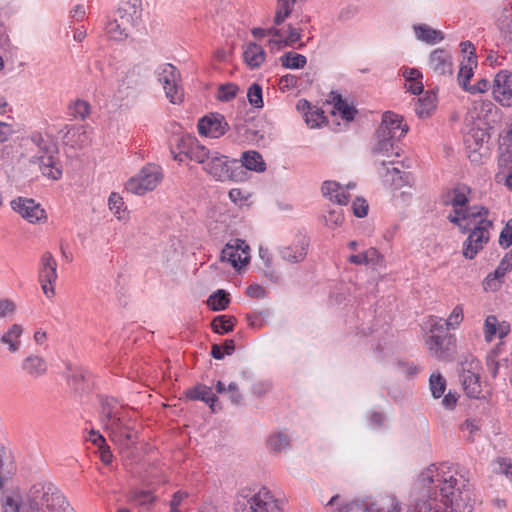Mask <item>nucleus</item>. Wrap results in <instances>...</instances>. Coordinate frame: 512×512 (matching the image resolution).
I'll use <instances>...</instances> for the list:
<instances>
[{"instance_id": "39448f33", "label": "nucleus", "mask_w": 512, "mask_h": 512, "mask_svg": "<svg viewBox=\"0 0 512 512\" xmlns=\"http://www.w3.org/2000/svg\"><path fill=\"white\" fill-rule=\"evenodd\" d=\"M103 425L109 433L110 440L119 448L120 452L129 455L137 443V432L129 424V421H126L124 416L119 413L111 420H105Z\"/></svg>"}, {"instance_id": "0eeeda50", "label": "nucleus", "mask_w": 512, "mask_h": 512, "mask_svg": "<svg viewBox=\"0 0 512 512\" xmlns=\"http://www.w3.org/2000/svg\"><path fill=\"white\" fill-rule=\"evenodd\" d=\"M161 168L155 164L143 167L136 177L129 179L125 185L126 190L136 195H143L152 191L162 180Z\"/></svg>"}, {"instance_id": "ddd939ff", "label": "nucleus", "mask_w": 512, "mask_h": 512, "mask_svg": "<svg viewBox=\"0 0 512 512\" xmlns=\"http://www.w3.org/2000/svg\"><path fill=\"white\" fill-rule=\"evenodd\" d=\"M197 128L200 135L219 138L229 129V124L222 114L210 113L199 119Z\"/></svg>"}, {"instance_id": "9b49d317", "label": "nucleus", "mask_w": 512, "mask_h": 512, "mask_svg": "<svg viewBox=\"0 0 512 512\" xmlns=\"http://www.w3.org/2000/svg\"><path fill=\"white\" fill-rule=\"evenodd\" d=\"M310 239L302 231H298L290 244L280 247L279 254L284 261L289 263L302 262L309 248Z\"/></svg>"}, {"instance_id": "1a4fd4ad", "label": "nucleus", "mask_w": 512, "mask_h": 512, "mask_svg": "<svg viewBox=\"0 0 512 512\" xmlns=\"http://www.w3.org/2000/svg\"><path fill=\"white\" fill-rule=\"evenodd\" d=\"M159 69V81L163 84L167 98L173 104H180L184 95L178 87V80L180 79L178 69L170 63L162 65Z\"/></svg>"}, {"instance_id": "4be33fe9", "label": "nucleus", "mask_w": 512, "mask_h": 512, "mask_svg": "<svg viewBox=\"0 0 512 512\" xmlns=\"http://www.w3.org/2000/svg\"><path fill=\"white\" fill-rule=\"evenodd\" d=\"M185 395L190 400H200L209 405L213 413L219 411L221 406L217 405L218 397L212 393V389L204 384L187 389Z\"/></svg>"}, {"instance_id": "72a5a7b5", "label": "nucleus", "mask_w": 512, "mask_h": 512, "mask_svg": "<svg viewBox=\"0 0 512 512\" xmlns=\"http://www.w3.org/2000/svg\"><path fill=\"white\" fill-rule=\"evenodd\" d=\"M230 303V295L223 289H218L211 294L207 300V305L213 311L225 310Z\"/></svg>"}, {"instance_id": "2eb2a0df", "label": "nucleus", "mask_w": 512, "mask_h": 512, "mask_svg": "<svg viewBox=\"0 0 512 512\" xmlns=\"http://www.w3.org/2000/svg\"><path fill=\"white\" fill-rule=\"evenodd\" d=\"M455 337L450 336H430L427 341L431 353L441 361H451L455 354Z\"/></svg>"}, {"instance_id": "4c0bfd02", "label": "nucleus", "mask_w": 512, "mask_h": 512, "mask_svg": "<svg viewBox=\"0 0 512 512\" xmlns=\"http://www.w3.org/2000/svg\"><path fill=\"white\" fill-rule=\"evenodd\" d=\"M280 61L282 66L287 69H301L307 63V59L304 55L292 51L283 54Z\"/></svg>"}, {"instance_id": "c85d7f7f", "label": "nucleus", "mask_w": 512, "mask_h": 512, "mask_svg": "<svg viewBox=\"0 0 512 512\" xmlns=\"http://www.w3.org/2000/svg\"><path fill=\"white\" fill-rule=\"evenodd\" d=\"M477 67L476 53H470L467 57V63H462L458 73V83L466 91L470 86L469 82L474 75V68Z\"/></svg>"}, {"instance_id": "20e7f679", "label": "nucleus", "mask_w": 512, "mask_h": 512, "mask_svg": "<svg viewBox=\"0 0 512 512\" xmlns=\"http://www.w3.org/2000/svg\"><path fill=\"white\" fill-rule=\"evenodd\" d=\"M203 169L218 181L243 182L247 179V172L242 169L237 160H228L227 156L213 152Z\"/></svg>"}, {"instance_id": "3c124183", "label": "nucleus", "mask_w": 512, "mask_h": 512, "mask_svg": "<svg viewBox=\"0 0 512 512\" xmlns=\"http://www.w3.org/2000/svg\"><path fill=\"white\" fill-rule=\"evenodd\" d=\"M247 98L249 103L254 108H262L263 107V93L262 87L258 83H253L247 92Z\"/></svg>"}, {"instance_id": "cd10ccee", "label": "nucleus", "mask_w": 512, "mask_h": 512, "mask_svg": "<svg viewBox=\"0 0 512 512\" xmlns=\"http://www.w3.org/2000/svg\"><path fill=\"white\" fill-rule=\"evenodd\" d=\"M239 165L242 166L244 171L247 169L255 172H263L266 169L262 155L254 150L243 152Z\"/></svg>"}, {"instance_id": "c756f323", "label": "nucleus", "mask_w": 512, "mask_h": 512, "mask_svg": "<svg viewBox=\"0 0 512 512\" xmlns=\"http://www.w3.org/2000/svg\"><path fill=\"white\" fill-rule=\"evenodd\" d=\"M22 369L33 377L43 375L47 370V364L44 358L38 355H30L22 362Z\"/></svg>"}, {"instance_id": "a878e982", "label": "nucleus", "mask_w": 512, "mask_h": 512, "mask_svg": "<svg viewBox=\"0 0 512 512\" xmlns=\"http://www.w3.org/2000/svg\"><path fill=\"white\" fill-rule=\"evenodd\" d=\"M377 143L374 145L372 152L373 154H381L387 157L399 156V147L395 145L396 138L393 135L383 136L376 131Z\"/></svg>"}, {"instance_id": "f257e3e1", "label": "nucleus", "mask_w": 512, "mask_h": 512, "mask_svg": "<svg viewBox=\"0 0 512 512\" xmlns=\"http://www.w3.org/2000/svg\"><path fill=\"white\" fill-rule=\"evenodd\" d=\"M416 485L420 495L413 512H472L474 508L472 485L462 470L440 477L432 465L420 473Z\"/></svg>"}, {"instance_id": "13d9d810", "label": "nucleus", "mask_w": 512, "mask_h": 512, "mask_svg": "<svg viewBox=\"0 0 512 512\" xmlns=\"http://www.w3.org/2000/svg\"><path fill=\"white\" fill-rule=\"evenodd\" d=\"M455 213L462 214L463 220L476 219L478 217L487 216L489 211L486 207H473L466 210H455Z\"/></svg>"}, {"instance_id": "9d476101", "label": "nucleus", "mask_w": 512, "mask_h": 512, "mask_svg": "<svg viewBox=\"0 0 512 512\" xmlns=\"http://www.w3.org/2000/svg\"><path fill=\"white\" fill-rule=\"evenodd\" d=\"M490 134L484 128H472L465 137L468 157L472 162L479 163L483 156L488 153V148L484 144L488 143Z\"/></svg>"}, {"instance_id": "052dcab7", "label": "nucleus", "mask_w": 512, "mask_h": 512, "mask_svg": "<svg viewBox=\"0 0 512 512\" xmlns=\"http://www.w3.org/2000/svg\"><path fill=\"white\" fill-rule=\"evenodd\" d=\"M498 319L495 315H488L484 321L485 339L491 341L497 332Z\"/></svg>"}, {"instance_id": "f704fd0d", "label": "nucleus", "mask_w": 512, "mask_h": 512, "mask_svg": "<svg viewBox=\"0 0 512 512\" xmlns=\"http://www.w3.org/2000/svg\"><path fill=\"white\" fill-rule=\"evenodd\" d=\"M105 30L108 37L115 41L126 40L132 32L130 29L124 30L123 25L114 18L107 22Z\"/></svg>"}, {"instance_id": "473e14b6", "label": "nucleus", "mask_w": 512, "mask_h": 512, "mask_svg": "<svg viewBox=\"0 0 512 512\" xmlns=\"http://www.w3.org/2000/svg\"><path fill=\"white\" fill-rule=\"evenodd\" d=\"M90 441L94 445L98 446L99 452H100L101 461L105 465L110 464L112 462L113 455H112V452L110 450V447L106 444V441H105L104 437L99 432H97L95 430H91V432H90Z\"/></svg>"}, {"instance_id": "79ce46f5", "label": "nucleus", "mask_w": 512, "mask_h": 512, "mask_svg": "<svg viewBox=\"0 0 512 512\" xmlns=\"http://www.w3.org/2000/svg\"><path fill=\"white\" fill-rule=\"evenodd\" d=\"M64 139L67 143H72V145L83 146L88 137L86 135L85 129L82 126H72L68 128Z\"/></svg>"}, {"instance_id": "864d4df0", "label": "nucleus", "mask_w": 512, "mask_h": 512, "mask_svg": "<svg viewBox=\"0 0 512 512\" xmlns=\"http://www.w3.org/2000/svg\"><path fill=\"white\" fill-rule=\"evenodd\" d=\"M492 94L494 100L499 102L502 106H512V87H507L504 89L492 88Z\"/></svg>"}, {"instance_id": "e433bc0d", "label": "nucleus", "mask_w": 512, "mask_h": 512, "mask_svg": "<svg viewBox=\"0 0 512 512\" xmlns=\"http://www.w3.org/2000/svg\"><path fill=\"white\" fill-rule=\"evenodd\" d=\"M297 0H277V7L273 22L281 25L292 13L293 6Z\"/></svg>"}, {"instance_id": "c9c22d12", "label": "nucleus", "mask_w": 512, "mask_h": 512, "mask_svg": "<svg viewBox=\"0 0 512 512\" xmlns=\"http://www.w3.org/2000/svg\"><path fill=\"white\" fill-rule=\"evenodd\" d=\"M301 39V29L295 28L292 24H288V35L285 39H271L269 44L281 49L289 46L294 47L295 43Z\"/></svg>"}, {"instance_id": "423d86ee", "label": "nucleus", "mask_w": 512, "mask_h": 512, "mask_svg": "<svg viewBox=\"0 0 512 512\" xmlns=\"http://www.w3.org/2000/svg\"><path fill=\"white\" fill-rule=\"evenodd\" d=\"M140 77L139 67L134 66L119 80L114 98L120 107H129L136 102L140 94Z\"/></svg>"}, {"instance_id": "4468645a", "label": "nucleus", "mask_w": 512, "mask_h": 512, "mask_svg": "<svg viewBox=\"0 0 512 512\" xmlns=\"http://www.w3.org/2000/svg\"><path fill=\"white\" fill-rule=\"evenodd\" d=\"M41 269L39 280L41 282L42 290L46 296L52 297L55 294L54 283L57 280L56 267L57 263L50 252H45L41 259Z\"/></svg>"}, {"instance_id": "a18cd8bd", "label": "nucleus", "mask_w": 512, "mask_h": 512, "mask_svg": "<svg viewBox=\"0 0 512 512\" xmlns=\"http://www.w3.org/2000/svg\"><path fill=\"white\" fill-rule=\"evenodd\" d=\"M429 388L434 398H440L446 390V380L439 373H432L429 377Z\"/></svg>"}, {"instance_id": "de8ad7c7", "label": "nucleus", "mask_w": 512, "mask_h": 512, "mask_svg": "<svg viewBox=\"0 0 512 512\" xmlns=\"http://www.w3.org/2000/svg\"><path fill=\"white\" fill-rule=\"evenodd\" d=\"M120 412L117 410V401L114 398L105 397L101 399V414L103 416L102 422L105 420H111L114 416Z\"/></svg>"}, {"instance_id": "a211bd4d", "label": "nucleus", "mask_w": 512, "mask_h": 512, "mask_svg": "<svg viewBox=\"0 0 512 512\" xmlns=\"http://www.w3.org/2000/svg\"><path fill=\"white\" fill-rule=\"evenodd\" d=\"M403 119L397 114L386 111L383 114L382 122L377 129L380 135H393V138L400 140L408 131V126L402 123Z\"/></svg>"}, {"instance_id": "09e8293b", "label": "nucleus", "mask_w": 512, "mask_h": 512, "mask_svg": "<svg viewBox=\"0 0 512 512\" xmlns=\"http://www.w3.org/2000/svg\"><path fill=\"white\" fill-rule=\"evenodd\" d=\"M239 87L234 83L221 84L218 88L217 99L228 102L237 96Z\"/></svg>"}, {"instance_id": "774afa93", "label": "nucleus", "mask_w": 512, "mask_h": 512, "mask_svg": "<svg viewBox=\"0 0 512 512\" xmlns=\"http://www.w3.org/2000/svg\"><path fill=\"white\" fill-rule=\"evenodd\" d=\"M264 506L255 504V507H249L247 512H281L280 507L277 503H263Z\"/></svg>"}, {"instance_id": "2f4dec72", "label": "nucleus", "mask_w": 512, "mask_h": 512, "mask_svg": "<svg viewBox=\"0 0 512 512\" xmlns=\"http://www.w3.org/2000/svg\"><path fill=\"white\" fill-rule=\"evenodd\" d=\"M23 332L21 325L13 324L9 330L2 335L0 342L9 346V351L15 353L20 348V342L17 340Z\"/></svg>"}, {"instance_id": "0e129e2a", "label": "nucleus", "mask_w": 512, "mask_h": 512, "mask_svg": "<svg viewBox=\"0 0 512 512\" xmlns=\"http://www.w3.org/2000/svg\"><path fill=\"white\" fill-rule=\"evenodd\" d=\"M270 315L268 310L247 314L246 318L249 321L251 327L257 328L262 325V321L268 318Z\"/></svg>"}, {"instance_id": "37998d69", "label": "nucleus", "mask_w": 512, "mask_h": 512, "mask_svg": "<svg viewBox=\"0 0 512 512\" xmlns=\"http://www.w3.org/2000/svg\"><path fill=\"white\" fill-rule=\"evenodd\" d=\"M434 108L435 96L427 94L423 98H418L414 110L420 118H424L430 115Z\"/></svg>"}, {"instance_id": "58836bf2", "label": "nucleus", "mask_w": 512, "mask_h": 512, "mask_svg": "<svg viewBox=\"0 0 512 512\" xmlns=\"http://www.w3.org/2000/svg\"><path fill=\"white\" fill-rule=\"evenodd\" d=\"M500 353L501 348L496 347L492 349L490 352H488L486 356V365L488 368V371L490 372L491 376L495 378L498 374L499 367L501 365V361L504 362L505 365H507V359L503 358L500 359Z\"/></svg>"}, {"instance_id": "7ed1b4c3", "label": "nucleus", "mask_w": 512, "mask_h": 512, "mask_svg": "<svg viewBox=\"0 0 512 512\" xmlns=\"http://www.w3.org/2000/svg\"><path fill=\"white\" fill-rule=\"evenodd\" d=\"M31 140L37 146L38 152L31 157L30 163L38 164L44 176L53 180L60 179L62 165L57 157L59 149L56 141L51 136L44 137L40 133L33 134Z\"/></svg>"}, {"instance_id": "e2e57ef3", "label": "nucleus", "mask_w": 512, "mask_h": 512, "mask_svg": "<svg viewBox=\"0 0 512 512\" xmlns=\"http://www.w3.org/2000/svg\"><path fill=\"white\" fill-rule=\"evenodd\" d=\"M499 244L505 249L512 245V219H509L501 230Z\"/></svg>"}, {"instance_id": "ea45409f", "label": "nucleus", "mask_w": 512, "mask_h": 512, "mask_svg": "<svg viewBox=\"0 0 512 512\" xmlns=\"http://www.w3.org/2000/svg\"><path fill=\"white\" fill-rule=\"evenodd\" d=\"M290 446V439L287 434L277 432L272 434L268 440V448L273 453H280Z\"/></svg>"}, {"instance_id": "5701e85b", "label": "nucleus", "mask_w": 512, "mask_h": 512, "mask_svg": "<svg viewBox=\"0 0 512 512\" xmlns=\"http://www.w3.org/2000/svg\"><path fill=\"white\" fill-rule=\"evenodd\" d=\"M429 62L433 71L439 75H451L453 72L451 55L444 49L438 48L432 51Z\"/></svg>"}, {"instance_id": "680f3d73", "label": "nucleus", "mask_w": 512, "mask_h": 512, "mask_svg": "<svg viewBox=\"0 0 512 512\" xmlns=\"http://www.w3.org/2000/svg\"><path fill=\"white\" fill-rule=\"evenodd\" d=\"M131 500L140 506H149L154 502L155 498L150 491L141 490L133 492L131 494Z\"/></svg>"}, {"instance_id": "393cba45", "label": "nucleus", "mask_w": 512, "mask_h": 512, "mask_svg": "<svg viewBox=\"0 0 512 512\" xmlns=\"http://www.w3.org/2000/svg\"><path fill=\"white\" fill-rule=\"evenodd\" d=\"M403 172L395 166L394 161H382L379 175L385 182H390L396 189L404 184Z\"/></svg>"}, {"instance_id": "aec40b11", "label": "nucleus", "mask_w": 512, "mask_h": 512, "mask_svg": "<svg viewBox=\"0 0 512 512\" xmlns=\"http://www.w3.org/2000/svg\"><path fill=\"white\" fill-rule=\"evenodd\" d=\"M387 502L390 504L391 509L384 511V508H376L375 503L370 501H352L351 503L340 508L339 512H399L400 508L395 497H387Z\"/></svg>"}, {"instance_id": "8fccbe9b", "label": "nucleus", "mask_w": 512, "mask_h": 512, "mask_svg": "<svg viewBox=\"0 0 512 512\" xmlns=\"http://www.w3.org/2000/svg\"><path fill=\"white\" fill-rule=\"evenodd\" d=\"M277 503V501L273 498L271 492L267 488H262L257 494L251 497L245 506L255 507V504L259 506H264L263 503Z\"/></svg>"}, {"instance_id": "6e6d98bb", "label": "nucleus", "mask_w": 512, "mask_h": 512, "mask_svg": "<svg viewBox=\"0 0 512 512\" xmlns=\"http://www.w3.org/2000/svg\"><path fill=\"white\" fill-rule=\"evenodd\" d=\"M507 87H512V73L508 70H501L496 74L492 88L504 89Z\"/></svg>"}, {"instance_id": "dca6fc26", "label": "nucleus", "mask_w": 512, "mask_h": 512, "mask_svg": "<svg viewBox=\"0 0 512 512\" xmlns=\"http://www.w3.org/2000/svg\"><path fill=\"white\" fill-rule=\"evenodd\" d=\"M140 7V0H129L123 2L115 12L114 19L123 25L124 30H133L141 16Z\"/></svg>"}, {"instance_id": "f3484780", "label": "nucleus", "mask_w": 512, "mask_h": 512, "mask_svg": "<svg viewBox=\"0 0 512 512\" xmlns=\"http://www.w3.org/2000/svg\"><path fill=\"white\" fill-rule=\"evenodd\" d=\"M11 207L30 223L46 218L44 209L33 199L19 197L11 201Z\"/></svg>"}, {"instance_id": "f03ea898", "label": "nucleus", "mask_w": 512, "mask_h": 512, "mask_svg": "<svg viewBox=\"0 0 512 512\" xmlns=\"http://www.w3.org/2000/svg\"><path fill=\"white\" fill-rule=\"evenodd\" d=\"M66 504V497L53 483H36L24 498L23 512L61 511Z\"/></svg>"}, {"instance_id": "bb28decb", "label": "nucleus", "mask_w": 512, "mask_h": 512, "mask_svg": "<svg viewBox=\"0 0 512 512\" xmlns=\"http://www.w3.org/2000/svg\"><path fill=\"white\" fill-rule=\"evenodd\" d=\"M265 51L255 42H250L243 51L244 62L250 68H258L265 60Z\"/></svg>"}, {"instance_id": "6e6552de", "label": "nucleus", "mask_w": 512, "mask_h": 512, "mask_svg": "<svg viewBox=\"0 0 512 512\" xmlns=\"http://www.w3.org/2000/svg\"><path fill=\"white\" fill-rule=\"evenodd\" d=\"M492 226V221L480 219L471 229L468 238L463 243V256L467 259H473L483 248L484 243L489 240L488 228Z\"/></svg>"}, {"instance_id": "f8f14e48", "label": "nucleus", "mask_w": 512, "mask_h": 512, "mask_svg": "<svg viewBox=\"0 0 512 512\" xmlns=\"http://www.w3.org/2000/svg\"><path fill=\"white\" fill-rule=\"evenodd\" d=\"M478 362L474 359L462 361L460 363L459 372L463 389L468 397L478 398L481 393L480 377L475 369Z\"/></svg>"}, {"instance_id": "5fc2aeb1", "label": "nucleus", "mask_w": 512, "mask_h": 512, "mask_svg": "<svg viewBox=\"0 0 512 512\" xmlns=\"http://www.w3.org/2000/svg\"><path fill=\"white\" fill-rule=\"evenodd\" d=\"M24 499H15L11 495L2 497L3 512H23Z\"/></svg>"}, {"instance_id": "603ef678", "label": "nucleus", "mask_w": 512, "mask_h": 512, "mask_svg": "<svg viewBox=\"0 0 512 512\" xmlns=\"http://www.w3.org/2000/svg\"><path fill=\"white\" fill-rule=\"evenodd\" d=\"M469 191V188L465 186L453 188V197L451 198V201L452 206L455 208V210H460L464 206H466V204L468 203L466 192Z\"/></svg>"}, {"instance_id": "6ab92c4d", "label": "nucleus", "mask_w": 512, "mask_h": 512, "mask_svg": "<svg viewBox=\"0 0 512 512\" xmlns=\"http://www.w3.org/2000/svg\"><path fill=\"white\" fill-rule=\"evenodd\" d=\"M512 270V250L505 254L500 261L498 267L494 272L487 275L483 281V287L485 290L495 291L500 286V279H502L507 272Z\"/></svg>"}, {"instance_id": "7c9ffc66", "label": "nucleus", "mask_w": 512, "mask_h": 512, "mask_svg": "<svg viewBox=\"0 0 512 512\" xmlns=\"http://www.w3.org/2000/svg\"><path fill=\"white\" fill-rule=\"evenodd\" d=\"M414 29L417 38L429 44H435L444 38L441 31L435 30L426 24L415 26Z\"/></svg>"}, {"instance_id": "c03bdc74", "label": "nucleus", "mask_w": 512, "mask_h": 512, "mask_svg": "<svg viewBox=\"0 0 512 512\" xmlns=\"http://www.w3.org/2000/svg\"><path fill=\"white\" fill-rule=\"evenodd\" d=\"M212 153L203 145H200L198 140L196 144L188 151V158L194 160L203 166H206L208 159L211 158Z\"/></svg>"}, {"instance_id": "412c9836", "label": "nucleus", "mask_w": 512, "mask_h": 512, "mask_svg": "<svg viewBox=\"0 0 512 512\" xmlns=\"http://www.w3.org/2000/svg\"><path fill=\"white\" fill-rule=\"evenodd\" d=\"M236 245L227 243L221 251V260L231 263L234 268L240 267L239 264H245L248 259V253L242 248L244 241L237 239Z\"/></svg>"}, {"instance_id": "49530a36", "label": "nucleus", "mask_w": 512, "mask_h": 512, "mask_svg": "<svg viewBox=\"0 0 512 512\" xmlns=\"http://www.w3.org/2000/svg\"><path fill=\"white\" fill-rule=\"evenodd\" d=\"M442 319H440L439 321L436 320L435 317H431L430 320H429V324H430V329H429V332H430V336H450L452 335L451 333H449V330L450 328H452V322L451 321H444L443 323H441Z\"/></svg>"}, {"instance_id": "a19ab883", "label": "nucleus", "mask_w": 512, "mask_h": 512, "mask_svg": "<svg viewBox=\"0 0 512 512\" xmlns=\"http://www.w3.org/2000/svg\"><path fill=\"white\" fill-rule=\"evenodd\" d=\"M235 319L226 315L216 316L212 322L211 327L217 334H226L233 330Z\"/></svg>"}, {"instance_id": "b1692460", "label": "nucleus", "mask_w": 512, "mask_h": 512, "mask_svg": "<svg viewBox=\"0 0 512 512\" xmlns=\"http://www.w3.org/2000/svg\"><path fill=\"white\" fill-rule=\"evenodd\" d=\"M328 103H333L334 110H336L345 121H353L358 113L357 109L353 105L348 104L336 91L330 92Z\"/></svg>"}, {"instance_id": "69168bd1", "label": "nucleus", "mask_w": 512, "mask_h": 512, "mask_svg": "<svg viewBox=\"0 0 512 512\" xmlns=\"http://www.w3.org/2000/svg\"><path fill=\"white\" fill-rule=\"evenodd\" d=\"M108 205L110 210L114 211L117 215L118 219H122V216L120 215V210L124 205L122 197L115 192L111 193L108 199Z\"/></svg>"}, {"instance_id": "4d7b16f0", "label": "nucleus", "mask_w": 512, "mask_h": 512, "mask_svg": "<svg viewBox=\"0 0 512 512\" xmlns=\"http://www.w3.org/2000/svg\"><path fill=\"white\" fill-rule=\"evenodd\" d=\"M326 121L324 111L320 108L313 107L312 111L306 115V123L311 128L319 127L321 123Z\"/></svg>"}, {"instance_id": "bf43d9fd", "label": "nucleus", "mask_w": 512, "mask_h": 512, "mask_svg": "<svg viewBox=\"0 0 512 512\" xmlns=\"http://www.w3.org/2000/svg\"><path fill=\"white\" fill-rule=\"evenodd\" d=\"M228 399L231 402L232 405L239 406L243 404V395L239 390L238 385L235 382H231L227 386V392Z\"/></svg>"}, {"instance_id": "338daca9", "label": "nucleus", "mask_w": 512, "mask_h": 512, "mask_svg": "<svg viewBox=\"0 0 512 512\" xmlns=\"http://www.w3.org/2000/svg\"><path fill=\"white\" fill-rule=\"evenodd\" d=\"M197 139L193 136H183L178 140L179 154H184L188 157V151L196 144Z\"/></svg>"}]
</instances>
